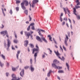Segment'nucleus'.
<instances>
[{
    "mask_svg": "<svg viewBox=\"0 0 80 80\" xmlns=\"http://www.w3.org/2000/svg\"><path fill=\"white\" fill-rule=\"evenodd\" d=\"M30 63L31 64H32V59H30Z\"/></svg>",
    "mask_w": 80,
    "mask_h": 80,
    "instance_id": "nucleus-39",
    "label": "nucleus"
},
{
    "mask_svg": "<svg viewBox=\"0 0 80 80\" xmlns=\"http://www.w3.org/2000/svg\"><path fill=\"white\" fill-rule=\"evenodd\" d=\"M68 35L70 36V32H68Z\"/></svg>",
    "mask_w": 80,
    "mask_h": 80,
    "instance_id": "nucleus-64",
    "label": "nucleus"
},
{
    "mask_svg": "<svg viewBox=\"0 0 80 80\" xmlns=\"http://www.w3.org/2000/svg\"><path fill=\"white\" fill-rule=\"evenodd\" d=\"M35 24L34 23H32L30 24V26H33V25H34Z\"/></svg>",
    "mask_w": 80,
    "mask_h": 80,
    "instance_id": "nucleus-40",
    "label": "nucleus"
},
{
    "mask_svg": "<svg viewBox=\"0 0 80 80\" xmlns=\"http://www.w3.org/2000/svg\"><path fill=\"white\" fill-rule=\"evenodd\" d=\"M36 48H34L32 49L33 50L32 54H34L35 52L38 51L39 50V47H38L37 44H36Z\"/></svg>",
    "mask_w": 80,
    "mask_h": 80,
    "instance_id": "nucleus-5",
    "label": "nucleus"
},
{
    "mask_svg": "<svg viewBox=\"0 0 80 80\" xmlns=\"http://www.w3.org/2000/svg\"><path fill=\"white\" fill-rule=\"evenodd\" d=\"M12 70L13 71H15L16 70V68H12Z\"/></svg>",
    "mask_w": 80,
    "mask_h": 80,
    "instance_id": "nucleus-42",
    "label": "nucleus"
},
{
    "mask_svg": "<svg viewBox=\"0 0 80 80\" xmlns=\"http://www.w3.org/2000/svg\"><path fill=\"white\" fill-rule=\"evenodd\" d=\"M26 23H27V24H28L29 23V22H28V21H27L26 22Z\"/></svg>",
    "mask_w": 80,
    "mask_h": 80,
    "instance_id": "nucleus-59",
    "label": "nucleus"
},
{
    "mask_svg": "<svg viewBox=\"0 0 80 80\" xmlns=\"http://www.w3.org/2000/svg\"><path fill=\"white\" fill-rule=\"evenodd\" d=\"M2 26L1 27V29H2L4 28V25H3L2 24Z\"/></svg>",
    "mask_w": 80,
    "mask_h": 80,
    "instance_id": "nucleus-44",
    "label": "nucleus"
},
{
    "mask_svg": "<svg viewBox=\"0 0 80 80\" xmlns=\"http://www.w3.org/2000/svg\"><path fill=\"white\" fill-rule=\"evenodd\" d=\"M30 46H31V47L32 48H33L34 47V45L33 44H31V43H30Z\"/></svg>",
    "mask_w": 80,
    "mask_h": 80,
    "instance_id": "nucleus-29",
    "label": "nucleus"
},
{
    "mask_svg": "<svg viewBox=\"0 0 80 80\" xmlns=\"http://www.w3.org/2000/svg\"><path fill=\"white\" fill-rule=\"evenodd\" d=\"M24 12L25 14H26L27 15H28V11L27 10H25Z\"/></svg>",
    "mask_w": 80,
    "mask_h": 80,
    "instance_id": "nucleus-28",
    "label": "nucleus"
},
{
    "mask_svg": "<svg viewBox=\"0 0 80 80\" xmlns=\"http://www.w3.org/2000/svg\"><path fill=\"white\" fill-rule=\"evenodd\" d=\"M34 4H33V3L32 4V8H33V7H34Z\"/></svg>",
    "mask_w": 80,
    "mask_h": 80,
    "instance_id": "nucleus-48",
    "label": "nucleus"
},
{
    "mask_svg": "<svg viewBox=\"0 0 80 80\" xmlns=\"http://www.w3.org/2000/svg\"><path fill=\"white\" fill-rule=\"evenodd\" d=\"M16 9L17 11H18L19 10V8L18 7H16Z\"/></svg>",
    "mask_w": 80,
    "mask_h": 80,
    "instance_id": "nucleus-41",
    "label": "nucleus"
},
{
    "mask_svg": "<svg viewBox=\"0 0 80 80\" xmlns=\"http://www.w3.org/2000/svg\"><path fill=\"white\" fill-rule=\"evenodd\" d=\"M13 42L14 43H17V42H18V40H14L13 41Z\"/></svg>",
    "mask_w": 80,
    "mask_h": 80,
    "instance_id": "nucleus-31",
    "label": "nucleus"
},
{
    "mask_svg": "<svg viewBox=\"0 0 80 80\" xmlns=\"http://www.w3.org/2000/svg\"><path fill=\"white\" fill-rule=\"evenodd\" d=\"M2 13L3 14V15L5 16V13L3 11V10L2 9Z\"/></svg>",
    "mask_w": 80,
    "mask_h": 80,
    "instance_id": "nucleus-45",
    "label": "nucleus"
},
{
    "mask_svg": "<svg viewBox=\"0 0 80 80\" xmlns=\"http://www.w3.org/2000/svg\"><path fill=\"white\" fill-rule=\"evenodd\" d=\"M63 49L65 51H66V48L63 45Z\"/></svg>",
    "mask_w": 80,
    "mask_h": 80,
    "instance_id": "nucleus-36",
    "label": "nucleus"
},
{
    "mask_svg": "<svg viewBox=\"0 0 80 80\" xmlns=\"http://www.w3.org/2000/svg\"><path fill=\"white\" fill-rule=\"evenodd\" d=\"M76 3H77V5L75 6L76 8L78 9V8H80V7L79 6H78L80 4V2H79V0H76Z\"/></svg>",
    "mask_w": 80,
    "mask_h": 80,
    "instance_id": "nucleus-8",
    "label": "nucleus"
},
{
    "mask_svg": "<svg viewBox=\"0 0 80 80\" xmlns=\"http://www.w3.org/2000/svg\"><path fill=\"white\" fill-rule=\"evenodd\" d=\"M0 65L2 67V66L3 65V64H2V63H1V62H0Z\"/></svg>",
    "mask_w": 80,
    "mask_h": 80,
    "instance_id": "nucleus-38",
    "label": "nucleus"
},
{
    "mask_svg": "<svg viewBox=\"0 0 80 80\" xmlns=\"http://www.w3.org/2000/svg\"><path fill=\"white\" fill-rule=\"evenodd\" d=\"M31 28L32 30H35V28H34V26H32V28Z\"/></svg>",
    "mask_w": 80,
    "mask_h": 80,
    "instance_id": "nucleus-32",
    "label": "nucleus"
},
{
    "mask_svg": "<svg viewBox=\"0 0 80 80\" xmlns=\"http://www.w3.org/2000/svg\"><path fill=\"white\" fill-rule=\"evenodd\" d=\"M25 33L26 37H28V38H29V37L30 36L31 38H32V35L30 34V33L29 32H28L27 33V32H25Z\"/></svg>",
    "mask_w": 80,
    "mask_h": 80,
    "instance_id": "nucleus-7",
    "label": "nucleus"
},
{
    "mask_svg": "<svg viewBox=\"0 0 80 80\" xmlns=\"http://www.w3.org/2000/svg\"><path fill=\"white\" fill-rule=\"evenodd\" d=\"M4 46L5 48L6 47V43L5 42L4 43Z\"/></svg>",
    "mask_w": 80,
    "mask_h": 80,
    "instance_id": "nucleus-50",
    "label": "nucleus"
},
{
    "mask_svg": "<svg viewBox=\"0 0 80 80\" xmlns=\"http://www.w3.org/2000/svg\"><path fill=\"white\" fill-rule=\"evenodd\" d=\"M53 40L56 44H57V42H56V40L54 39V38H53Z\"/></svg>",
    "mask_w": 80,
    "mask_h": 80,
    "instance_id": "nucleus-35",
    "label": "nucleus"
},
{
    "mask_svg": "<svg viewBox=\"0 0 80 80\" xmlns=\"http://www.w3.org/2000/svg\"><path fill=\"white\" fill-rule=\"evenodd\" d=\"M65 24V21H64L62 23V25L63 26H64V25Z\"/></svg>",
    "mask_w": 80,
    "mask_h": 80,
    "instance_id": "nucleus-46",
    "label": "nucleus"
},
{
    "mask_svg": "<svg viewBox=\"0 0 80 80\" xmlns=\"http://www.w3.org/2000/svg\"><path fill=\"white\" fill-rule=\"evenodd\" d=\"M7 67H8V66H9V62H7Z\"/></svg>",
    "mask_w": 80,
    "mask_h": 80,
    "instance_id": "nucleus-53",
    "label": "nucleus"
},
{
    "mask_svg": "<svg viewBox=\"0 0 80 80\" xmlns=\"http://www.w3.org/2000/svg\"><path fill=\"white\" fill-rule=\"evenodd\" d=\"M38 0H33L32 1V3L33 4H35L36 3L38 2Z\"/></svg>",
    "mask_w": 80,
    "mask_h": 80,
    "instance_id": "nucleus-16",
    "label": "nucleus"
},
{
    "mask_svg": "<svg viewBox=\"0 0 80 80\" xmlns=\"http://www.w3.org/2000/svg\"><path fill=\"white\" fill-rule=\"evenodd\" d=\"M10 14H12V9H10Z\"/></svg>",
    "mask_w": 80,
    "mask_h": 80,
    "instance_id": "nucleus-37",
    "label": "nucleus"
},
{
    "mask_svg": "<svg viewBox=\"0 0 80 80\" xmlns=\"http://www.w3.org/2000/svg\"><path fill=\"white\" fill-rule=\"evenodd\" d=\"M36 38L38 41L40 42H42V40L40 37L38 36H37L36 37Z\"/></svg>",
    "mask_w": 80,
    "mask_h": 80,
    "instance_id": "nucleus-12",
    "label": "nucleus"
},
{
    "mask_svg": "<svg viewBox=\"0 0 80 80\" xmlns=\"http://www.w3.org/2000/svg\"><path fill=\"white\" fill-rule=\"evenodd\" d=\"M52 71L51 70H50V71L47 74V76L48 77H50V74L52 72Z\"/></svg>",
    "mask_w": 80,
    "mask_h": 80,
    "instance_id": "nucleus-20",
    "label": "nucleus"
},
{
    "mask_svg": "<svg viewBox=\"0 0 80 80\" xmlns=\"http://www.w3.org/2000/svg\"><path fill=\"white\" fill-rule=\"evenodd\" d=\"M6 75L7 77H8L9 75V73H8V72H7L6 73Z\"/></svg>",
    "mask_w": 80,
    "mask_h": 80,
    "instance_id": "nucleus-51",
    "label": "nucleus"
},
{
    "mask_svg": "<svg viewBox=\"0 0 80 80\" xmlns=\"http://www.w3.org/2000/svg\"><path fill=\"white\" fill-rule=\"evenodd\" d=\"M37 56V52H36V53H35L34 56L35 57V59H36V57Z\"/></svg>",
    "mask_w": 80,
    "mask_h": 80,
    "instance_id": "nucleus-25",
    "label": "nucleus"
},
{
    "mask_svg": "<svg viewBox=\"0 0 80 80\" xmlns=\"http://www.w3.org/2000/svg\"><path fill=\"white\" fill-rule=\"evenodd\" d=\"M1 57L4 60L5 59V57L4 56H3V54H2Z\"/></svg>",
    "mask_w": 80,
    "mask_h": 80,
    "instance_id": "nucleus-27",
    "label": "nucleus"
},
{
    "mask_svg": "<svg viewBox=\"0 0 80 80\" xmlns=\"http://www.w3.org/2000/svg\"><path fill=\"white\" fill-rule=\"evenodd\" d=\"M20 53V51H18V52H17V59H18V56H19V53Z\"/></svg>",
    "mask_w": 80,
    "mask_h": 80,
    "instance_id": "nucleus-18",
    "label": "nucleus"
},
{
    "mask_svg": "<svg viewBox=\"0 0 80 80\" xmlns=\"http://www.w3.org/2000/svg\"><path fill=\"white\" fill-rule=\"evenodd\" d=\"M63 13H62L61 14V17L62 16H63Z\"/></svg>",
    "mask_w": 80,
    "mask_h": 80,
    "instance_id": "nucleus-60",
    "label": "nucleus"
},
{
    "mask_svg": "<svg viewBox=\"0 0 80 80\" xmlns=\"http://www.w3.org/2000/svg\"><path fill=\"white\" fill-rule=\"evenodd\" d=\"M28 43V40H25V41H24V46L26 47H27Z\"/></svg>",
    "mask_w": 80,
    "mask_h": 80,
    "instance_id": "nucleus-13",
    "label": "nucleus"
},
{
    "mask_svg": "<svg viewBox=\"0 0 80 80\" xmlns=\"http://www.w3.org/2000/svg\"><path fill=\"white\" fill-rule=\"evenodd\" d=\"M59 61H57V59H55L53 61V63H59Z\"/></svg>",
    "mask_w": 80,
    "mask_h": 80,
    "instance_id": "nucleus-19",
    "label": "nucleus"
},
{
    "mask_svg": "<svg viewBox=\"0 0 80 80\" xmlns=\"http://www.w3.org/2000/svg\"><path fill=\"white\" fill-rule=\"evenodd\" d=\"M60 48L62 50V51H63V49H62V48L61 46H60Z\"/></svg>",
    "mask_w": 80,
    "mask_h": 80,
    "instance_id": "nucleus-56",
    "label": "nucleus"
},
{
    "mask_svg": "<svg viewBox=\"0 0 80 80\" xmlns=\"http://www.w3.org/2000/svg\"><path fill=\"white\" fill-rule=\"evenodd\" d=\"M24 69H22L21 72L20 73V75L21 76L23 77L24 75Z\"/></svg>",
    "mask_w": 80,
    "mask_h": 80,
    "instance_id": "nucleus-14",
    "label": "nucleus"
},
{
    "mask_svg": "<svg viewBox=\"0 0 80 80\" xmlns=\"http://www.w3.org/2000/svg\"><path fill=\"white\" fill-rule=\"evenodd\" d=\"M60 20L61 22L62 21V18L61 17H60Z\"/></svg>",
    "mask_w": 80,
    "mask_h": 80,
    "instance_id": "nucleus-49",
    "label": "nucleus"
},
{
    "mask_svg": "<svg viewBox=\"0 0 80 80\" xmlns=\"http://www.w3.org/2000/svg\"><path fill=\"white\" fill-rule=\"evenodd\" d=\"M58 58L60 59H61L62 60H64V58L63 56H62V58L60 57V56H58Z\"/></svg>",
    "mask_w": 80,
    "mask_h": 80,
    "instance_id": "nucleus-26",
    "label": "nucleus"
},
{
    "mask_svg": "<svg viewBox=\"0 0 80 80\" xmlns=\"http://www.w3.org/2000/svg\"><path fill=\"white\" fill-rule=\"evenodd\" d=\"M45 57V55H42V58H44Z\"/></svg>",
    "mask_w": 80,
    "mask_h": 80,
    "instance_id": "nucleus-57",
    "label": "nucleus"
},
{
    "mask_svg": "<svg viewBox=\"0 0 80 80\" xmlns=\"http://www.w3.org/2000/svg\"><path fill=\"white\" fill-rule=\"evenodd\" d=\"M14 76V74H13L12 75V77L13 78L12 80H20V78H18V79H16V77H13Z\"/></svg>",
    "mask_w": 80,
    "mask_h": 80,
    "instance_id": "nucleus-15",
    "label": "nucleus"
},
{
    "mask_svg": "<svg viewBox=\"0 0 80 80\" xmlns=\"http://www.w3.org/2000/svg\"><path fill=\"white\" fill-rule=\"evenodd\" d=\"M7 50L8 51L10 46V44H11V42L10 41L9 39H7Z\"/></svg>",
    "mask_w": 80,
    "mask_h": 80,
    "instance_id": "nucleus-9",
    "label": "nucleus"
},
{
    "mask_svg": "<svg viewBox=\"0 0 80 80\" xmlns=\"http://www.w3.org/2000/svg\"><path fill=\"white\" fill-rule=\"evenodd\" d=\"M66 25L67 26V27H68V28H69V26L68 24V23H66Z\"/></svg>",
    "mask_w": 80,
    "mask_h": 80,
    "instance_id": "nucleus-54",
    "label": "nucleus"
},
{
    "mask_svg": "<svg viewBox=\"0 0 80 80\" xmlns=\"http://www.w3.org/2000/svg\"><path fill=\"white\" fill-rule=\"evenodd\" d=\"M63 10H64V12H65V14H67V11H66V10L68 11V14H70V10H69V9H68V8L67 7L66 8H63Z\"/></svg>",
    "mask_w": 80,
    "mask_h": 80,
    "instance_id": "nucleus-10",
    "label": "nucleus"
},
{
    "mask_svg": "<svg viewBox=\"0 0 80 80\" xmlns=\"http://www.w3.org/2000/svg\"><path fill=\"white\" fill-rule=\"evenodd\" d=\"M73 12L75 15L77 16V18L78 20H80V16L79 15H78L77 14H76V12H77V11L76 10V8H73Z\"/></svg>",
    "mask_w": 80,
    "mask_h": 80,
    "instance_id": "nucleus-4",
    "label": "nucleus"
},
{
    "mask_svg": "<svg viewBox=\"0 0 80 80\" xmlns=\"http://www.w3.org/2000/svg\"><path fill=\"white\" fill-rule=\"evenodd\" d=\"M20 3V1H17L16 2V3L17 4H19Z\"/></svg>",
    "mask_w": 80,
    "mask_h": 80,
    "instance_id": "nucleus-30",
    "label": "nucleus"
},
{
    "mask_svg": "<svg viewBox=\"0 0 80 80\" xmlns=\"http://www.w3.org/2000/svg\"><path fill=\"white\" fill-rule=\"evenodd\" d=\"M52 66L53 67H54L56 69H61L62 68V67H60V66H56V65L55 64H54L53 63L52 64Z\"/></svg>",
    "mask_w": 80,
    "mask_h": 80,
    "instance_id": "nucleus-6",
    "label": "nucleus"
},
{
    "mask_svg": "<svg viewBox=\"0 0 80 80\" xmlns=\"http://www.w3.org/2000/svg\"><path fill=\"white\" fill-rule=\"evenodd\" d=\"M66 38H65V41H64V43L65 45L67 46L68 45V44H67V41L68 40L69 38L67 35H66Z\"/></svg>",
    "mask_w": 80,
    "mask_h": 80,
    "instance_id": "nucleus-11",
    "label": "nucleus"
},
{
    "mask_svg": "<svg viewBox=\"0 0 80 80\" xmlns=\"http://www.w3.org/2000/svg\"><path fill=\"white\" fill-rule=\"evenodd\" d=\"M58 79H59V80H60V77H58Z\"/></svg>",
    "mask_w": 80,
    "mask_h": 80,
    "instance_id": "nucleus-58",
    "label": "nucleus"
},
{
    "mask_svg": "<svg viewBox=\"0 0 80 80\" xmlns=\"http://www.w3.org/2000/svg\"><path fill=\"white\" fill-rule=\"evenodd\" d=\"M48 38H49V39L52 42V37L50 36V35H48Z\"/></svg>",
    "mask_w": 80,
    "mask_h": 80,
    "instance_id": "nucleus-22",
    "label": "nucleus"
},
{
    "mask_svg": "<svg viewBox=\"0 0 80 80\" xmlns=\"http://www.w3.org/2000/svg\"><path fill=\"white\" fill-rule=\"evenodd\" d=\"M66 66L68 67V69L69 71L70 70L69 66L68 63H66Z\"/></svg>",
    "mask_w": 80,
    "mask_h": 80,
    "instance_id": "nucleus-23",
    "label": "nucleus"
},
{
    "mask_svg": "<svg viewBox=\"0 0 80 80\" xmlns=\"http://www.w3.org/2000/svg\"><path fill=\"white\" fill-rule=\"evenodd\" d=\"M29 68V66H25V67L24 68H25V69H27Z\"/></svg>",
    "mask_w": 80,
    "mask_h": 80,
    "instance_id": "nucleus-43",
    "label": "nucleus"
},
{
    "mask_svg": "<svg viewBox=\"0 0 80 80\" xmlns=\"http://www.w3.org/2000/svg\"><path fill=\"white\" fill-rule=\"evenodd\" d=\"M30 68L31 72H33L34 71V68H33L32 65H31Z\"/></svg>",
    "mask_w": 80,
    "mask_h": 80,
    "instance_id": "nucleus-17",
    "label": "nucleus"
},
{
    "mask_svg": "<svg viewBox=\"0 0 80 80\" xmlns=\"http://www.w3.org/2000/svg\"><path fill=\"white\" fill-rule=\"evenodd\" d=\"M24 3H25V6H27L28 5V1L26 0H24L23 2L21 3L22 8L24 10H25L26 9L24 6Z\"/></svg>",
    "mask_w": 80,
    "mask_h": 80,
    "instance_id": "nucleus-2",
    "label": "nucleus"
},
{
    "mask_svg": "<svg viewBox=\"0 0 80 80\" xmlns=\"http://www.w3.org/2000/svg\"><path fill=\"white\" fill-rule=\"evenodd\" d=\"M48 50H49L50 52L51 53H52V51L51 50H50V48H48Z\"/></svg>",
    "mask_w": 80,
    "mask_h": 80,
    "instance_id": "nucleus-55",
    "label": "nucleus"
},
{
    "mask_svg": "<svg viewBox=\"0 0 80 80\" xmlns=\"http://www.w3.org/2000/svg\"><path fill=\"white\" fill-rule=\"evenodd\" d=\"M30 32L31 33V34H32L33 33V32L32 31H30Z\"/></svg>",
    "mask_w": 80,
    "mask_h": 80,
    "instance_id": "nucleus-62",
    "label": "nucleus"
},
{
    "mask_svg": "<svg viewBox=\"0 0 80 80\" xmlns=\"http://www.w3.org/2000/svg\"><path fill=\"white\" fill-rule=\"evenodd\" d=\"M0 33L2 35H3V36H4L6 34V36L7 38H9V36H8V33H7V30H5L4 31H2L0 32Z\"/></svg>",
    "mask_w": 80,
    "mask_h": 80,
    "instance_id": "nucleus-3",
    "label": "nucleus"
},
{
    "mask_svg": "<svg viewBox=\"0 0 80 80\" xmlns=\"http://www.w3.org/2000/svg\"><path fill=\"white\" fill-rule=\"evenodd\" d=\"M58 72L59 73H63L64 71L62 70H60L59 71H58Z\"/></svg>",
    "mask_w": 80,
    "mask_h": 80,
    "instance_id": "nucleus-24",
    "label": "nucleus"
},
{
    "mask_svg": "<svg viewBox=\"0 0 80 80\" xmlns=\"http://www.w3.org/2000/svg\"><path fill=\"white\" fill-rule=\"evenodd\" d=\"M68 20H69V22H70V23L71 24L72 23V21H71V20L70 19V18H69Z\"/></svg>",
    "mask_w": 80,
    "mask_h": 80,
    "instance_id": "nucleus-52",
    "label": "nucleus"
},
{
    "mask_svg": "<svg viewBox=\"0 0 80 80\" xmlns=\"http://www.w3.org/2000/svg\"><path fill=\"white\" fill-rule=\"evenodd\" d=\"M37 31H39L38 33L39 34V35L40 36L42 37H41V39H42V40L43 41H44L45 42L47 43L48 42L45 39V38L43 37V35L41 34V32H40L41 31L42 32H45V31L43 30L39 29H37Z\"/></svg>",
    "mask_w": 80,
    "mask_h": 80,
    "instance_id": "nucleus-1",
    "label": "nucleus"
},
{
    "mask_svg": "<svg viewBox=\"0 0 80 80\" xmlns=\"http://www.w3.org/2000/svg\"><path fill=\"white\" fill-rule=\"evenodd\" d=\"M30 26H29L28 27V28H27V30H28V31L30 30Z\"/></svg>",
    "mask_w": 80,
    "mask_h": 80,
    "instance_id": "nucleus-33",
    "label": "nucleus"
},
{
    "mask_svg": "<svg viewBox=\"0 0 80 80\" xmlns=\"http://www.w3.org/2000/svg\"><path fill=\"white\" fill-rule=\"evenodd\" d=\"M63 20L64 21V20H66V22H67V18H64V19H63Z\"/></svg>",
    "mask_w": 80,
    "mask_h": 80,
    "instance_id": "nucleus-34",
    "label": "nucleus"
},
{
    "mask_svg": "<svg viewBox=\"0 0 80 80\" xmlns=\"http://www.w3.org/2000/svg\"><path fill=\"white\" fill-rule=\"evenodd\" d=\"M21 34H22V35L23 34V32L22 31H21Z\"/></svg>",
    "mask_w": 80,
    "mask_h": 80,
    "instance_id": "nucleus-61",
    "label": "nucleus"
},
{
    "mask_svg": "<svg viewBox=\"0 0 80 80\" xmlns=\"http://www.w3.org/2000/svg\"><path fill=\"white\" fill-rule=\"evenodd\" d=\"M29 18H30L29 21H31V20H32V18L30 17V16H29Z\"/></svg>",
    "mask_w": 80,
    "mask_h": 80,
    "instance_id": "nucleus-47",
    "label": "nucleus"
},
{
    "mask_svg": "<svg viewBox=\"0 0 80 80\" xmlns=\"http://www.w3.org/2000/svg\"><path fill=\"white\" fill-rule=\"evenodd\" d=\"M54 52L57 56L60 55V54L59 53L58 50L57 51V52H56V51H55Z\"/></svg>",
    "mask_w": 80,
    "mask_h": 80,
    "instance_id": "nucleus-21",
    "label": "nucleus"
},
{
    "mask_svg": "<svg viewBox=\"0 0 80 80\" xmlns=\"http://www.w3.org/2000/svg\"><path fill=\"white\" fill-rule=\"evenodd\" d=\"M73 21L74 23L75 24V21H74V20H73Z\"/></svg>",
    "mask_w": 80,
    "mask_h": 80,
    "instance_id": "nucleus-63",
    "label": "nucleus"
}]
</instances>
